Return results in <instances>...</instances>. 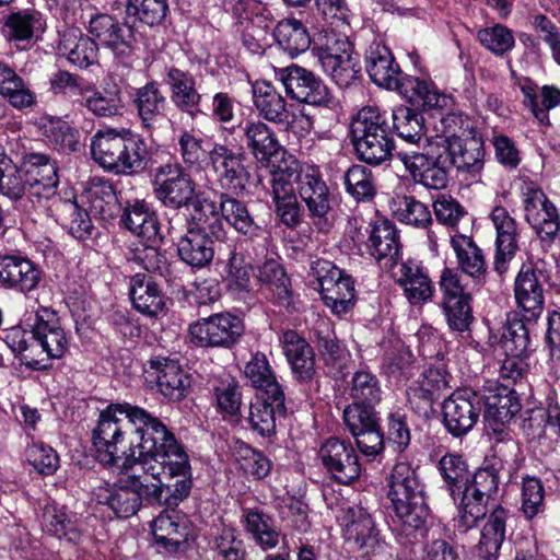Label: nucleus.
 Listing matches in <instances>:
<instances>
[{
  "label": "nucleus",
  "instance_id": "obj_54",
  "mask_svg": "<svg viewBox=\"0 0 560 560\" xmlns=\"http://www.w3.org/2000/svg\"><path fill=\"white\" fill-rule=\"evenodd\" d=\"M320 294L325 305L334 314H346L354 305V282L349 275L342 272L340 280L332 281Z\"/></svg>",
  "mask_w": 560,
  "mask_h": 560
},
{
  "label": "nucleus",
  "instance_id": "obj_48",
  "mask_svg": "<svg viewBox=\"0 0 560 560\" xmlns=\"http://www.w3.org/2000/svg\"><path fill=\"white\" fill-rule=\"evenodd\" d=\"M273 38L291 57L306 51L311 45L306 27L295 19H285L278 22L273 30Z\"/></svg>",
  "mask_w": 560,
  "mask_h": 560
},
{
  "label": "nucleus",
  "instance_id": "obj_38",
  "mask_svg": "<svg viewBox=\"0 0 560 560\" xmlns=\"http://www.w3.org/2000/svg\"><path fill=\"white\" fill-rule=\"evenodd\" d=\"M58 150L75 151L79 132L57 116L44 115L37 120V140Z\"/></svg>",
  "mask_w": 560,
  "mask_h": 560
},
{
  "label": "nucleus",
  "instance_id": "obj_59",
  "mask_svg": "<svg viewBox=\"0 0 560 560\" xmlns=\"http://www.w3.org/2000/svg\"><path fill=\"white\" fill-rule=\"evenodd\" d=\"M322 68L341 89L349 88L360 78L361 73L358 55L341 56V59H327Z\"/></svg>",
  "mask_w": 560,
  "mask_h": 560
},
{
  "label": "nucleus",
  "instance_id": "obj_50",
  "mask_svg": "<svg viewBox=\"0 0 560 560\" xmlns=\"http://www.w3.org/2000/svg\"><path fill=\"white\" fill-rule=\"evenodd\" d=\"M42 528L44 532L69 542H77L80 539V532L63 506L56 502L47 503L43 509Z\"/></svg>",
  "mask_w": 560,
  "mask_h": 560
},
{
  "label": "nucleus",
  "instance_id": "obj_5",
  "mask_svg": "<svg viewBox=\"0 0 560 560\" xmlns=\"http://www.w3.org/2000/svg\"><path fill=\"white\" fill-rule=\"evenodd\" d=\"M304 167L289 156L271 172L268 195L271 197L276 218L287 229H295L302 223L303 210L298 200Z\"/></svg>",
  "mask_w": 560,
  "mask_h": 560
},
{
  "label": "nucleus",
  "instance_id": "obj_41",
  "mask_svg": "<svg viewBox=\"0 0 560 560\" xmlns=\"http://www.w3.org/2000/svg\"><path fill=\"white\" fill-rule=\"evenodd\" d=\"M177 252L180 259L187 265L202 268L213 259V241L201 231L187 230V233L178 242Z\"/></svg>",
  "mask_w": 560,
  "mask_h": 560
},
{
  "label": "nucleus",
  "instance_id": "obj_27",
  "mask_svg": "<svg viewBox=\"0 0 560 560\" xmlns=\"http://www.w3.org/2000/svg\"><path fill=\"white\" fill-rule=\"evenodd\" d=\"M284 401V394L265 397L256 395L247 417L250 429L264 438L273 435L277 416H284L287 410Z\"/></svg>",
  "mask_w": 560,
  "mask_h": 560
},
{
  "label": "nucleus",
  "instance_id": "obj_30",
  "mask_svg": "<svg viewBox=\"0 0 560 560\" xmlns=\"http://www.w3.org/2000/svg\"><path fill=\"white\" fill-rule=\"evenodd\" d=\"M218 209L221 217L240 234L248 240L264 238L265 230L258 225L250 215L247 206L231 196L220 192Z\"/></svg>",
  "mask_w": 560,
  "mask_h": 560
},
{
  "label": "nucleus",
  "instance_id": "obj_46",
  "mask_svg": "<svg viewBox=\"0 0 560 560\" xmlns=\"http://www.w3.org/2000/svg\"><path fill=\"white\" fill-rule=\"evenodd\" d=\"M131 130L107 128L97 130L91 138L92 159L104 170L109 164H114V158L117 156L122 143L126 141Z\"/></svg>",
  "mask_w": 560,
  "mask_h": 560
},
{
  "label": "nucleus",
  "instance_id": "obj_55",
  "mask_svg": "<svg viewBox=\"0 0 560 560\" xmlns=\"http://www.w3.org/2000/svg\"><path fill=\"white\" fill-rule=\"evenodd\" d=\"M502 345L506 355L529 357L534 348L528 325L516 315L509 317Z\"/></svg>",
  "mask_w": 560,
  "mask_h": 560
},
{
  "label": "nucleus",
  "instance_id": "obj_28",
  "mask_svg": "<svg viewBox=\"0 0 560 560\" xmlns=\"http://www.w3.org/2000/svg\"><path fill=\"white\" fill-rule=\"evenodd\" d=\"M238 128L247 149L258 162L268 163L281 151L275 132L264 121L246 120Z\"/></svg>",
  "mask_w": 560,
  "mask_h": 560
},
{
  "label": "nucleus",
  "instance_id": "obj_61",
  "mask_svg": "<svg viewBox=\"0 0 560 560\" xmlns=\"http://www.w3.org/2000/svg\"><path fill=\"white\" fill-rule=\"evenodd\" d=\"M350 396L352 402L377 405L382 396L377 377L368 370L357 371L351 380Z\"/></svg>",
  "mask_w": 560,
  "mask_h": 560
},
{
  "label": "nucleus",
  "instance_id": "obj_63",
  "mask_svg": "<svg viewBox=\"0 0 560 560\" xmlns=\"http://www.w3.org/2000/svg\"><path fill=\"white\" fill-rule=\"evenodd\" d=\"M0 94L8 97L14 107L30 106L32 93L24 88L22 79L8 66L0 61Z\"/></svg>",
  "mask_w": 560,
  "mask_h": 560
},
{
  "label": "nucleus",
  "instance_id": "obj_12",
  "mask_svg": "<svg viewBox=\"0 0 560 560\" xmlns=\"http://www.w3.org/2000/svg\"><path fill=\"white\" fill-rule=\"evenodd\" d=\"M318 458L327 472L341 485H350L361 475L358 454L349 441L328 438L319 446Z\"/></svg>",
  "mask_w": 560,
  "mask_h": 560
},
{
  "label": "nucleus",
  "instance_id": "obj_10",
  "mask_svg": "<svg viewBox=\"0 0 560 560\" xmlns=\"http://www.w3.org/2000/svg\"><path fill=\"white\" fill-rule=\"evenodd\" d=\"M208 160L222 189L235 194L245 189L248 172L244 165L243 148L214 142L208 152Z\"/></svg>",
  "mask_w": 560,
  "mask_h": 560
},
{
  "label": "nucleus",
  "instance_id": "obj_18",
  "mask_svg": "<svg viewBox=\"0 0 560 560\" xmlns=\"http://www.w3.org/2000/svg\"><path fill=\"white\" fill-rule=\"evenodd\" d=\"M490 219L495 229V255L493 260L494 270L502 275L508 269V264L515 256L517 245V224L515 219L502 206H495Z\"/></svg>",
  "mask_w": 560,
  "mask_h": 560
},
{
  "label": "nucleus",
  "instance_id": "obj_62",
  "mask_svg": "<svg viewBox=\"0 0 560 560\" xmlns=\"http://www.w3.org/2000/svg\"><path fill=\"white\" fill-rule=\"evenodd\" d=\"M347 191L358 201H366L375 195V184L371 170L361 164L348 168L343 176Z\"/></svg>",
  "mask_w": 560,
  "mask_h": 560
},
{
  "label": "nucleus",
  "instance_id": "obj_49",
  "mask_svg": "<svg viewBox=\"0 0 560 560\" xmlns=\"http://www.w3.org/2000/svg\"><path fill=\"white\" fill-rule=\"evenodd\" d=\"M243 517L245 530L261 550L267 551L278 546L280 532L269 515L258 510H248Z\"/></svg>",
  "mask_w": 560,
  "mask_h": 560
},
{
  "label": "nucleus",
  "instance_id": "obj_8",
  "mask_svg": "<svg viewBox=\"0 0 560 560\" xmlns=\"http://www.w3.org/2000/svg\"><path fill=\"white\" fill-rule=\"evenodd\" d=\"M244 334L240 317L230 312H221L202 317L189 325L190 341L200 348L230 349Z\"/></svg>",
  "mask_w": 560,
  "mask_h": 560
},
{
  "label": "nucleus",
  "instance_id": "obj_34",
  "mask_svg": "<svg viewBox=\"0 0 560 560\" xmlns=\"http://www.w3.org/2000/svg\"><path fill=\"white\" fill-rule=\"evenodd\" d=\"M35 154L30 153L23 156L19 165L12 162L8 170L0 173V192L11 199H20L27 188L35 184Z\"/></svg>",
  "mask_w": 560,
  "mask_h": 560
},
{
  "label": "nucleus",
  "instance_id": "obj_11",
  "mask_svg": "<svg viewBox=\"0 0 560 560\" xmlns=\"http://www.w3.org/2000/svg\"><path fill=\"white\" fill-rule=\"evenodd\" d=\"M482 408V395L470 389L457 390L443 401V424L453 436H463L475 427Z\"/></svg>",
  "mask_w": 560,
  "mask_h": 560
},
{
  "label": "nucleus",
  "instance_id": "obj_22",
  "mask_svg": "<svg viewBox=\"0 0 560 560\" xmlns=\"http://www.w3.org/2000/svg\"><path fill=\"white\" fill-rule=\"evenodd\" d=\"M450 243L455 253L458 272H463L477 283L485 282L488 266L483 250L471 236L455 232L450 235Z\"/></svg>",
  "mask_w": 560,
  "mask_h": 560
},
{
  "label": "nucleus",
  "instance_id": "obj_26",
  "mask_svg": "<svg viewBox=\"0 0 560 560\" xmlns=\"http://www.w3.org/2000/svg\"><path fill=\"white\" fill-rule=\"evenodd\" d=\"M396 282L411 305H421L433 296L434 287L427 270L415 260L400 265Z\"/></svg>",
  "mask_w": 560,
  "mask_h": 560
},
{
  "label": "nucleus",
  "instance_id": "obj_7",
  "mask_svg": "<svg viewBox=\"0 0 560 560\" xmlns=\"http://www.w3.org/2000/svg\"><path fill=\"white\" fill-rule=\"evenodd\" d=\"M285 93L292 100L316 107L336 109L339 105L337 98L311 70L291 65L281 69L278 73Z\"/></svg>",
  "mask_w": 560,
  "mask_h": 560
},
{
  "label": "nucleus",
  "instance_id": "obj_37",
  "mask_svg": "<svg viewBox=\"0 0 560 560\" xmlns=\"http://www.w3.org/2000/svg\"><path fill=\"white\" fill-rule=\"evenodd\" d=\"M253 102L259 116L266 120L275 124L288 121L287 102L269 82L257 81L253 84Z\"/></svg>",
  "mask_w": 560,
  "mask_h": 560
},
{
  "label": "nucleus",
  "instance_id": "obj_32",
  "mask_svg": "<svg viewBox=\"0 0 560 560\" xmlns=\"http://www.w3.org/2000/svg\"><path fill=\"white\" fill-rule=\"evenodd\" d=\"M59 54L79 68H88L97 62L98 45L80 30H67L58 45Z\"/></svg>",
  "mask_w": 560,
  "mask_h": 560
},
{
  "label": "nucleus",
  "instance_id": "obj_29",
  "mask_svg": "<svg viewBox=\"0 0 560 560\" xmlns=\"http://www.w3.org/2000/svg\"><path fill=\"white\" fill-rule=\"evenodd\" d=\"M120 221L127 230L143 242L162 241L158 217L144 201L128 202Z\"/></svg>",
  "mask_w": 560,
  "mask_h": 560
},
{
  "label": "nucleus",
  "instance_id": "obj_39",
  "mask_svg": "<svg viewBox=\"0 0 560 560\" xmlns=\"http://www.w3.org/2000/svg\"><path fill=\"white\" fill-rule=\"evenodd\" d=\"M152 534L158 544L178 548L191 536V527L188 520L174 510L165 511L154 518Z\"/></svg>",
  "mask_w": 560,
  "mask_h": 560
},
{
  "label": "nucleus",
  "instance_id": "obj_1",
  "mask_svg": "<svg viewBox=\"0 0 560 560\" xmlns=\"http://www.w3.org/2000/svg\"><path fill=\"white\" fill-rule=\"evenodd\" d=\"M95 458L106 467L122 456L139 458L144 468L174 482L164 485V505L176 508L192 488L190 459L174 433L145 409L131 404H109L103 409L91 433Z\"/></svg>",
  "mask_w": 560,
  "mask_h": 560
},
{
  "label": "nucleus",
  "instance_id": "obj_2",
  "mask_svg": "<svg viewBox=\"0 0 560 560\" xmlns=\"http://www.w3.org/2000/svg\"><path fill=\"white\" fill-rule=\"evenodd\" d=\"M387 497L398 523L397 540L402 545H413L424 538L429 508L417 468L408 462H397L388 477Z\"/></svg>",
  "mask_w": 560,
  "mask_h": 560
},
{
  "label": "nucleus",
  "instance_id": "obj_33",
  "mask_svg": "<svg viewBox=\"0 0 560 560\" xmlns=\"http://www.w3.org/2000/svg\"><path fill=\"white\" fill-rule=\"evenodd\" d=\"M508 514L500 505L491 511L477 545L479 560H498L499 550L505 539Z\"/></svg>",
  "mask_w": 560,
  "mask_h": 560
},
{
  "label": "nucleus",
  "instance_id": "obj_52",
  "mask_svg": "<svg viewBox=\"0 0 560 560\" xmlns=\"http://www.w3.org/2000/svg\"><path fill=\"white\" fill-rule=\"evenodd\" d=\"M394 217L408 225L427 229L432 223V214L427 205L413 196H397L392 201Z\"/></svg>",
  "mask_w": 560,
  "mask_h": 560
},
{
  "label": "nucleus",
  "instance_id": "obj_19",
  "mask_svg": "<svg viewBox=\"0 0 560 560\" xmlns=\"http://www.w3.org/2000/svg\"><path fill=\"white\" fill-rule=\"evenodd\" d=\"M366 249L381 268L394 267L401 250L400 236L396 225L388 220L376 222L370 232Z\"/></svg>",
  "mask_w": 560,
  "mask_h": 560
},
{
  "label": "nucleus",
  "instance_id": "obj_40",
  "mask_svg": "<svg viewBox=\"0 0 560 560\" xmlns=\"http://www.w3.org/2000/svg\"><path fill=\"white\" fill-rule=\"evenodd\" d=\"M256 278L271 292L279 305L287 310H295L290 289V278L278 261L273 259L266 260L258 267Z\"/></svg>",
  "mask_w": 560,
  "mask_h": 560
},
{
  "label": "nucleus",
  "instance_id": "obj_4",
  "mask_svg": "<svg viewBox=\"0 0 560 560\" xmlns=\"http://www.w3.org/2000/svg\"><path fill=\"white\" fill-rule=\"evenodd\" d=\"M502 467L501 459L493 460L469 476V481L458 502V516L455 520L458 532L466 533L485 518L489 502L498 494Z\"/></svg>",
  "mask_w": 560,
  "mask_h": 560
},
{
  "label": "nucleus",
  "instance_id": "obj_36",
  "mask_svg": "<svg viewBox=\"0 0 560 560\" xmlns=\"http://www.w3.org/2000/svg\"><path fill=\"white\" fill-rule=\"evenodd\" d=\"M89 203L90 213L102 220H108L118 214V202L113 184L103 178H94L82 195Z\"/></svg>",
  "mask_w": 560,
  "mask_h": 560
},
{
  "label": "nucleus",
  "instance_id": "obj_16",
  "mask_svg": "<svg viewBox=\"0 0 560 560\" xmlns=\"http://www.w3.org/2000/svg\"><path fill=\"white\" fill-rule=\"evenodd\" d=\"M118 485L101 482L93 489V497L98 504L108 505L118 517H130L135 515L141 504L139 492L129 483V469L124 466Z\"/></svg>",
  "mask_w": 560,
  "mask_h": 560
},
{
  "label": "nucleus",
  "instance_id": "obj_15",
  "mask_svg": "<svg viewBox=\"0 0 560 560\" xmlns=\"http://www.w3.org/2000/svg\"><path fill=\"white\" fill-rule=\"evenodd\" d=\"M346 520L343 536L353 548L362 550L365 555L381 553L386 549L385 540L364 508H349Z\"/></svg>",
  "mask_w": 560,
  "mask_h": 560
},
{
  "label": "nucleus",
  "instance_id": "obj_23",
  "mask_svg": "<svg viewBox=\"0 0 560 560\" xmlns=\"http://www.w3.org/2000/svg\"><path fill=\"white\" fill-rule=\"evenodd\" d=\"M151 161V152L147 141L138 133L130 131L122 143L114 164L106 171L116 175L133 176L143 173Z\"/></svg>",
  "mask_w": 560,
  "mask_h": 560
},
{
  "label": "nucleus",
  "instance_id": "obj_24",
  "mask_svg": "<svg viewBox=\"0 0 560 560\" xmlns=\"http://www.w3.org/2000/svg\"><path fill=\"white\" fill-rule=\"evenodd\" d=\"M365 68L371 80L378 86L393 90L398 86L401 77L399 66L385 45L374 42L365 55Z\"/></svg>",
  "mask_w": 560,
  "mask_h": 560
},
{
  "label": "nucleus",
  "instance_id": "obj_3",
  "mask_svg": "<svg viewBox=\"0 0 560 560\" xmlns=\"http://www.w3.org/2000/svg\"><path fill=\"white\" fill-rule=\"evenodd\" d=\"M350 133L360 161L378 166L392 159L395 141L385 112L374 106L361 108L351 121Z\"/></svg>",
  "mask_w": 560,
  "mask_h": 560
},
{
  "label": "nucleus",
  "instance_id": "obj_57",
  "mask_svg": "<svg viewBox=\"0 0 560 560\" xmlns=\"http://www.w3.org/2000/svg\"><path fill=\"white\" fill-rule=\"evenodd\" d=\"M233 12L240 19L249 22L258 38H265L273 24L271 11L258 0H237L233 5Z\"/></svg>",
  "mask_w": 560,
  "mask_h": 560
},
{
  "label": "nucleus",
  "instance_id": "obj_25",
  "mask_svg": "<svg viewBox=\"0 0 560 560\" xmlns=\"http://www.w3.org/2000/svg\"><path fill=\"white\" fill-rule=\"evenodd\" d=\"M133 104L142 127L152 136L165 122L164 108L166 98L155 82H149L136 92Z\"/></svg>",
  "mask_w": 560,
  "mask_h": 560
},
{
  "label": "nucleus",
  "instance_id": "obj_13",
  "mask_svg": "<svg viewBox=\"0 0 560 560\" xmlns=\"http://www.w3.org/2000/svg\"><path fill=\"white\" fill-rule=\"evenodd\" d=\"M549 275L542 266L523 265L514 283V295L527 323L535 322L544 311V284Z\"/></svg>",
  "mask_w": 560,
  "mask_h": 560
},
{
  "label": "nucleus",
  "instance_id": "obj_43",
  "mask_svg": "<svg viewBox=\"0 0 560 560\" xmlns=\"http://www.w3.org/2000/svg\"><path fill=\"white\" fill-rule=\"evenodd\" d=\"M121 459H125L124 466L127 463L132 460L135 462V465L128 467L129 485L139 492L140 504L144 499L150 503L164 505L165 489L164 483L158 480L159 477H152V475L144 468L145 465L139 458L122 456L119 460Z\"/></svg>",
  "mask_w": 560,
  "mask_h": 560
},
{
  "label": "nucleus",
  "instance_id": "obj_17",
  "mask_svg": "<svg viewBox=\"0 0 560 560\" xmlns=\"http://www.w3.org/2000/svg\"><path fill=\"white\" fill-rule=\"evenodd\" d=\"M164 82L170 90V98L173 105L192 119L201 113L199 106L202 95L197 89V81L192 73L175 66L165 68Z\"/></svg>",
  "mask_w": 560,
  "mask_h": 560
},
{
  "label": "nucleus",
  "instance_id": "obj_31",
  "mask_svg": "<svg viewBox=\"0 0 560 560\" xmlns=\"http://www.w3.org/2000/svg\"><path fill=\"white\" fill-rule=\"evenodd\" d=\"M151 368L158 371L156 386L164 397L179 401L187 396L190 377L177 362L168 359L152 360Z\"/></svg>",
  "mask_w": 560,
  "mask_h": 560
},
{
  "label": "nucleus",
  "instance_id": "obj_42",
  "mask_svg": "<svg viewBox=\"0 0 560 560\" xmlns=\"http://www.w3.org/2000/svg\"><path fill=\"white\" fill-rule=\"evenodd\" d=\"M244 374L256 389V395H260V397L284 394L267 357L261 352H256L252 355L250 360L245 364Z\"/></svg>",
  "mask_w": 560,
  "mask_h": 560
},
{
  "label": "nucleus",
  "instance_id": "obj_9",
  "mask_svg": "<svg viewBox=\"0 0 560 560\" xmlns=\"http://www.w3.org/2000/svg\"><path fill=\"white\" fill-rule=\"evenodd\" d=\"M153 192L164 207L179 210L192 203L196 183L180 163H166L155 170Z\"/></svg>",
  "mask_w": 560,
  "mask_h": 560
},
{
  "label": "nucleus",
  "instance_id": "obj_51",
  "mask_svg": "<svg viewBox=\"0 0 560 560\" xmlns=\"http://www.w3.org/2000/svg\"><path fill=\"white\" fill-rule=\"evenodd\" d=\"M439 470L453 500H460L470 476L464 458L457 454H445L439 462Z\"/></svg>",
  "mask_w": 560,
  "mask_h": 560
},
{
  "label": "nucleus",
  "instance_id": "obj_21",
  "mask_svg": "<svg viewBox=\"0 0 560 560\" xmlns=\"http://www.w3.org/2000/svg\"><path fill=\"white\" fill-rule=\"evenodd\" d=\"M300 197L305 203L312 219L328 221L331 211L329 188L319 171L312 166L304 167L300 186Z\"/></svg>",
  "mask_w": 560,
  "mask_h": 560
},
{
  "label": "nucleus",
  "instance_id": "obj_20",
  "mask_svg": "<svg viewBox=\"0 0 560 560\" xmlns=\"http://www.w3.org/2000/svg\"><path fill=\"white\" fill-rule=\"evenodd\" d=\"M483 398V417L493 432L504 433V424L510 422L521 410L520 400L514 390L508 386H499L488 392Z\"/></svg>",
  "mask_w": 560,
  "mask_h": 560
},
{
  "label": "nucleus",
  "instance_id": "obj_14",
  "mask_svg": "<svg viewBox=\"0 0 560 560\" xmlns=\"http://www.w3.org/2000/svg\"><path fill=\"white\" fill-rule=\"evenodd\" d=\"M89 32L117 60L127 63L133 55L136 38L131 25L120 23L108 14H96L89 21Z\"/></svg>",
  "mask_w": 560,
  "mask_h": 560
},
{
  "label": "nucleus",
  "instance_id": "obj_56",
  "mask_svg": "<svg viewBox=\"0 0 560 560\" xmlns=\"http://www.w3.org/2000/svg\"><path fill=\"white\" fill-rule=\"evenodd\" d=\"M393 127L397 136L411 144H419L424 139V119L421 114L406 106L393 110Z\"/></svg>",
  "mask_w": 560,
  "mask_h": 560
},
{
  "label": "nucleus",
  "instance_id": "obj_60",
  "mask_svg": "<svg viewBox=\"0 0 560 560\" xmlns=\"http://www.w3.org/2000/svg\"><path fill=\"white\" fill-rule=\"evenodd\" d=\"M167 0H127L126 13L139 22L155 26L161 25L168 14Z\"/></svg>",
  "mask_w": 560,
  "mask_h": 560
},
{
  "label": "nucleus",
  "instance_id": "obj_35",
  "mask_svg": "<svg viewBox=\"0 0 560 560\" xmlns=\"http://www.w3.org/2000/svg\"><path fill=\"white\" fill-rule=\"evenodd\" d=\"M129 294L133 307L148 316H156L164 308V296L151 277L137 273L129 282Z\"/></svg>",
  "mask_w": 560,
  "mask_h": 560
},
{
  "label": "nucleus",
  "instance_id": "obj_44",
  "mask_svg": "<svg viewBox=\"0 0 560 560\" xmlns=\"http://www.w3.org/2000/svg\"><path fill=\"white\" fill-rule=\"evenodd\" d=\"M446 153L453 160L452 170L456 167L459 171H466L477 174L483 166V147L480 141L475 138L468 140L455 141L446 143V140H440Z\"/></svg>",
  "mask_w": 560,
  "mask_h": 560
},
{
  "label": "nucleus",
  "instance_id": "obj_58",
  "mask_svg": "<svg viewBox=\"0 0 560 560\" xmlns=\"http://www.w3.org/2000/svg\"><path fill=\"white\" fill-rule=\"evenodd\" d=\"M252 270L242 254L231 250L223 269L226 287L234 292H248L252 287Z\"/></svg>",
  "mask_w": 560,
  "mask_h": 560
},
{
  "label": "nucleus",
  "instance_id": "obj_45",
  "mask_svg": "<svg viewBox=\"0 0 560 560\" xmlns=\"http://www.w3.org/2000/svg\"><path fill=\"white\" fill-rule=\"evenodd\" d=\"M0 283L16 287L22 292L35 288V266L28 259L19 256L0 257Z\"/></svg>",
  "mask_w": 560,
  "mask_h": 560
},
{
  "label": "nucleus",
  "instance_id": "obj_53",
  "mask_svg": "<svg viewBox=\"0 0 560 560\" xmlns=\"http://www.w3.org/2000/svg\"><path fill=\"white\" fill-rule=\"evenodd\" d=\"M446 387L447 380L444 373L439 369H428L422 373L417 385L409 388V402L413 405L415 400L419 399L420 405L417 408H422L427 411L432 407L435 394L444 390Z\"/></svg>",
  "mask_w": 560,
  "mask_h": 560
},
{
  "label": "nucleus",
  "instance_id": "obj_64",
  "mask_svg": "<svg viewBox=\"0 0 560 560\" xmlns=\"http://www.w3.org/2000/svg\"><path fill=\"white\" fill-rule=\"evenodd\" d=\"M318 351L327 366L341 373L349 358L348 350L341 346L335 334L328 329L316 331Z\"/></svg>",
  "mask_w": 560,
  "mask_h": 560
},
{
  "label": "nucleus",
  "instance_id": "obj_47",
  "mask_svg": "<svg viewBox=\"0 0 560 560\" xmlns=\"http://www.w3.org/2000/svg\"><path fill=\"white\" fill-rule=\"evenodd\" d=\"M81 96L83 106L100 117L115 116L124 107L121 90L117 85L97 91L88 83Z\"/></svg>",
  "mask_w": 560,
  "mask_h": 560
},
{
  "label": "nucleus",
  "instance_id": "obj_6",
  "mask_svg": "<svg viewBox=\"0 0 560 560\" xmlns=\"http://www.w3.org/2000/svg\"><path fill=\"white\" fill-rule=\"evenodd\" d=\"M397 156L416 184L433 190L447 187L453 160L440 141L428 142L422 152L401 151Z\"/></svg>",
  "mask_w": 560,
  "mask_h": 560
}]
</instances>
